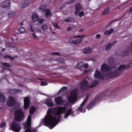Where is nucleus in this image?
<instances>
[{"label": "nucleus", "instance_id": "38", "mask_svg": "<svg viewBox=\"0 0 132 132\" xmlns=\"http://www.w3.org/2000/svg\"><path fill=\"white\" fill-rule=\"evenodd\" d=\"M84 13L83 11H81L79 14V16L80 17H82L84 16Z\"/></svg>", "mask_w": 132, "mask_h": 132}, {"label": "nucleus", "instance_id": "14", "mask_svg": "<svg viewBox=\"0 0 132 132\" xmlns=\"http://www.w3.org/2000/svg\"><path fill=\"white\" fill-rule=\"evenodd\" d=\"M82 51L84 53L87 54L91 53L92 50L89 47H88L83 49Z\"/></svg>", "mask_w": 132, "mask_h": 132}, {"label": "nucleus", "instance_id": "51", "mask_svg": "<svg viewBox=\"0 0 132 132\" xmlns=\"http://www.w3.org/2000/svg\"><path fill=\"white\" fill-rule=\"evenodd\" d=\"M31 31L33 32H34V30L32 28V27H31Z\"/></svg>", "mask_w": 132, "mask_h": 132}, {"label": "nucleus", "instance_id": "41", "mask_svg": "<svg viewBox=\"0 0 132 132\" xmlns=\"http://www.w3.org/2000/svg\"><path fill=\"white\" fill-rule=\"evenodd\" d=\"M2 64L7 67H9L10 66V65L9 64L7 63H2Z\"/></svg>", "mask_w": 132, "mask_h": 132}, {"label": "nucleus", "instance_id": "12", "mask_svg": "<svg viewBox=\"0 0 132 132\" xmlns=\"http://www.w3.org/2000/svg\"><path fill=\"white\" fill-rule=\"evenodd\" d=\"M31 2V0H26L22 4L21 7L22 8H24L27 7Z\"/></svg>", "mask_w": 132, "mask_h": 132}, {"label": "nucleus", "instance_id": "27", "mask_svg": "<svg viewBox=\"0 0 132 132\" xmlns=\"http://www.w3.org/2000/svg\"><path fill=\"white\" fill-rule=\"evenodd\" d=\"M15 13L14 12L11 11L9 12L8 14V16L10 18H12L15 16Z\"/></svg>", "mask_w": 132, "mask_h": 132}, {"label": "nucleus", "instance_id": "40", "mask_svg": "<svg viewBox=\"0 0 132 132\" xmlns=\"http://www.w3.org/2000/svg\"><path fill=\"white\" fill-rule=\"evenodd\" d=\"M51 54H52L55 55H56L59 56L60 55V53L58 52H52L51 53Z\"/></svg>", "mask_w": 132, "mask_h": 132}, {"label": "nucleus", "instance_id": "26", "mask_svg": "<svg viewBox=\"0 0 132 132\" xmlns=\"http://www.w3.org/2000/svg\"><path fill=\"white\" fill-rule=\"evenodd\" d=\"M110 10L109 8V7L107 8L106 9H105L104 11L102 12L101 14L102 15H104L108 13Z\"/></svg>", "mask_w": 132, "mask_h": 132}, {"label": "nucleus", "instance_id": "32", "mask_svg": "<svg viewBox=\"0 0 132 132\" xmlns=\"http://www.w3.org/2000/svg\"><path fill=\"white\" fill-rule=\"evenodd\" d=\"M88 96L87 95L86 96L85 99L83 101L82 103L80 105V107H82L83 106L84 103L86 102L87 99H88Z\"/></svg>", "mask_w": 132, "mask_h": 132}, {"label": "nucleus", "instance_id": "33", "mask_svg": "<svg viewBox=\"0 0 132 132\" xmlns=\"http://www.w3.org/2000/svg\"><path fill=\"white\" fill-rule=\"evenodd\" d=\"M66 87L63 86L61 88L60 90L57 93V94H59L61 92H63L64 89H67Z\"/></svg>", "mask_w": 132, "mask_h": 132}, {"label": "nucleus", "instance_id": "44", "mask_svg": "<svg viewBox=\"0 0 132 132\" xmlns=\"http://www.w3.org/2000/svg\"><path fill=\"white\" fill-rule=\"evenodd\" d=\"M88 65L87 63L85 64L84 65V67L85 69H87L88 67Z\"/></svg>", "mask_w": 132, "mask_h": 132}, {"label": "nucleus", "instance_id": "43", "mask_svg": "<svg viewBox=\"0 0 132 132\" xmlns=\"http://www.w3.org/2000/svg\"><path fill=\"white\" fill-rule=\"evenodd\" d=\"M36 31L37 32L39 33L40 34L41 33V30L40 29H37L36 30Z\"/></svg>", "mask_w": 132, "mask_h": 132}, {"label": "nucleus", "instance_id": "3", "mask_svg": "<svg viewBox=\"0 0 132 132\" xmlns=\"http://www.w3.org/2000/svg\"><path fill=\"white\" fill-rule=\"evenodd\" d=\"M88 81L84 79L82 80L81 83L80 87L81 88L83 89H85L87 88H91L95 87L98 84V82L97 81H94L91 85L88 86Z\"/></svg>", "mask_w": 132, "mask_h": 132}, {"label": "nucleus", "instance_id": "17", "mask_svg": "<svg viewBox=\"0 0 132 132\" xmlns=\"http://www.w3.org/2000/svg\"><path fill=\"white\" fill-rule=\"evenodd\" d=\"M99 100L98 97H96L93 100V102L87 106V108L88 110H90L93 106V105L94 104V102H96V101Z\"/></svg>", "mask_w": 132, "mask_h": 132}, {"label": "nucleus", "instance_id": "7", "mask_svg": "<svg viewBox=\"0 0 132 132\" xmlns=\"http://www.w3.org/2000/svg\"><path fill=\"white\" fill-rule=\"evenodd\" d=\"M12 130L15 132H18L21 127L20 125L15 122H13L11 125Z\"/></svg>", "mask_w": 132, "mask_h": 132}, {"label": "nucleus", "instance_id": "55", "mask_svg": "<svg viewBox=\"0 0 132 132\" xmlns=\"http://www.w3.org/2000/svg\"><path fill=\"white\" fill-rule=\"evenodd\" d=\"M11 59H13V58H11Z\"/></svg>", "mask_w": 132, "mask_h": 132}, {"label": "nucleus", "instance_id": "34", "mask_svg": "<svg viewBox=\"0 0 132 132\" xmlns=\"http://www.w3.org/2000/svg\"><path fill=\"white\" fill-rule=\"evenodd\" d=\"M45 6L44 5H42L40 6L39 7V9L41 11H43L45 9Z\"/></svg>", "mask_w": 132, "mask_h": 132}, {"label": "nucleus", "instance_id": "47", "mask_svg": "<svg viewBox=\"0 0 132 132\" xmlns=\"http://www.w3.org/2000/svg\"><path fill=\"white\" fill-rule=\"evenodd\" d=\"M71 27H69L68 28V29H67V30L68 31H71Z\"/></svg>", "mask_w": 132, "mask_h": 132}, {"label": "nucleus", "instance_id": "22", "mask_svg": "<svg viewBox=\"0 0 132 132\" xmlns=\"http://www.w3.org/2000/svg\"><path fill=\"white\" fill-rule=\"evenodd\" d=\"M114 31V29L111 28L109 30H107L104 32V34L106 35H109L112 34Z\"/></svg>", "mask_w": 132, "mask_h": 132}, {"label": "nucleus", "instance_id": "50", "mask_svg": "<svg viewBox=\"0 0 132 132\" xmlns=\"http://www.w3.org/2000/svg\"><path fill=\"white\" fill-rule=\"evenodd\" d=\"M85 109L84 110V111H83L82 110V109H80V111H81V112H84L85 111Z\"/></svg>", "mask_w": 132, "mask_h": 132}, {"label": "nucleus", "instance_id": "19", "mask_svg": "<svg viewBox=\"0 0 132 132\" xmlns=\"http://www.w3.org/2000/svg\"><path fill=\"white\" fill-rule=\"evenodd\" d=\"M45 16L47 18H50L52 15V13L48 9H46L45 10Z\"/></svg>", "mask_w": 132, "mask_h": 132}, {"label": "nucleus", "instance_id": "52", "mask_svg": "<svg viewBox=\"0 0 132 132\" xmlns=\"http://www.w3.org/2000/svg\"><path fill=\"white\" fill-rule=\"evenodd\" d=\"M5 48H3L2 49V51H5Z\"/></svg>", "mask_w": 132, "mask_h": 132}, {"label": "nucleus", "instance_id": "18", "mask_svg": "<svg viewBox=\"0 0 132 132\" xmlns=\"http://www.w3.org/2000/svg\"><path fill=\"white\" fill-rule=\"evenodd\" d=\"M62 100V98L60 96L58 97L55 98V102L56 104H60Z\"/></svg>", "mask_w": 132, "mask_h": 132}, {"label": "nucleus", "instance_id": "13", "mask_svg": "<svg viewBox=\"0 0 132 132\" xmlns=\"http://www.w3.org/2000/svg\"><path fill=\"white\" fill-rule=\"evenodd\" d=\"M52 101L51 99L48 98L45 101V103L48 106L52 107L54 105V104Z\"/></svg>", "mask_w": 132, "mask_h": 132}, {"label": "nucleus", "instance_id": "15", "mask_svg": "<svg viewBox=\"0 0 132 132\" xmlns=\"http://www.w3.org/2000/svg\"><path fill=\"white\" fill-rule=\"evenodd\" d=\"M10 5V3L9 1L7 0L5 2H3L2 4V7L5 8L9 7Z\"/></svg>", "mask_w": 132, "mask_h": 132}, {"label": "nucleus", "instance_id": "30", "mask_svg": "<svg viewBox=\"0 0 132 132\" xmlns=\"http://www.w3.org/2000/svg\"><path fill=\"white\" fill-rule=\"evenodd\" d=\"M35 110V108L34 106H32L30 108L29 110V113L30 114H32L34 112Z\"/></svg>", "mask_w": 132, "mask_h": 132}, {"label": "nucleus", "instance_id": "21", "mask_svg": "<svg viewBox=\"0 0 132 132\" xmlns=\"http://www.w3.org/2000/svg\"><path fill=\"white\" fill-rule=\"evenodd\" d=\"M72 109L70 108L67 111L66 113L65 114L64 116V118H67L70 114H72L73 112L72 111Z\"/></svg>", "mask_w": 132, "mask_h": 132}, {"label": "nucleus", "instance_id": "20", "mask_svg": "<svg viewBox=\"0 0 132 132\" xmlns=\"http://www.w3.org/2000/svg\"><path fill=\"white\" fill-rule=\"evenodd\" d=\"M102 75L100 72L97 70H96L94 75V77L95 78H98L101 77Z\"/></svg>", "mask_w": 132, "mask_h": 132}, {"label": "nucleus", "instance_id": "35", "mask_svg": "<svg viewBox=\"0 0 132 132\" xmlns=\"http://www.w3.org/2000/svg\"><path fill=\"white\" fill-rule=\"evenodd\" d=\"M42 29L44 30H46L47 28V25L46 24H44L42 27Z\"/></svg>", "mask_w": 132, "mask_h": 132}, {"label": "nucleus", "instance_id": "23", "mask_svg": "<svg viewBox=\"0 0 132 132\" xmlns=\"http://www.w3.org/2000/svg\"><path fill=\"white\" fill-rule=\"evenodd\" d=\"M32 20L34 22H36L38 20L39 18L38 15L36 14H33L32 16Z\"/></svg>", "mask_w": 132, "mask_h": 132}, {"label": "nucleus", "instance_id": "31", "mask_svg": "<svg viewBox=\"0 0 132 132\" xmlns=\"http://www.w3.org/2000/svg\"><path fill=\"white\" fill-rule=\"evenodd\" d=\"M63 21H64L69 22L71 21L72 20V18H70L68 17L65 19H63Z\"/></svg>", "mask_w": 132, "mask_h": 132}, {"label": "nucleus", "instance_id": "53", "mask_svg": "<svg viewBox=\"0 0 132 132\" xmlns=\"http://www.w3.org/2000/svg\"><path fill=\"white\" fill-rule=\"evenodd\" d=\"M132 9V8H131V9L130 10V12H132V11H131V9Z\"/></svg>", "mask_w": 132, "mask_h": 132}, {"label": "nucleus", "instance_id": "28", "mask_svg": "<svg viewBox=\"0 0 132 132\" xmlns=\"http://www.w3.org/2000/svg\"><path fill=\"white\" fill-rule=\"evenodd\" d=\"M18 31L20 33H22L26 31L25 29L23 27H21L18 29Z\"/></svg>", "mask_w": 132, "mask_h": 132}, {"label": "nucleus", "instance_id": "24", "mask_svg": "<svg viewBox=\"0 0 132 132\" xmlns=\"http://www.w3.org/2000/svg\"><path fill=\"white\" fill-rule=\"evenodd\" d=\"M116 42V41H115L112 44H111V43H109V44L106 46L105 48V49L108 50H109L111 48V46L114 45Z\"/></svg>", "mask_w": 132, "mask_h": 132}, {"label": "nucleus", "instance_id": "2", "mask_svg": "<svg viewBox=\"0 0 132 132\" xmlns=\"http://www.w3.org/2000/svg\"><path fill=\"white\" fill-rule=\"evenodd\" d=\"M114 67L111 68L106 64H104L102 65L101 70L103 72L106 73L105 76L107 78H110L117 77L119 75V73H114Z\"/></svg>", "mask_w": 132, "mask_h": 132}, {"label": "nucleus", "instance_id": "11", "mask_svg": "<svg viewBox=\"0 0 132 132\" xmlns=\"http://www.w3.org/2000/svg\"><path fill=\"white\" fill-rule=\"evenodd\" d=\"M24 108L27 109L29 107L30 104V102L29 98L28 97H25L24 99Z\"/></svg>", "mask_w": 132, "mask_h": 132}, {"label": "nucleus", "instance_id": "42", "mask_svg": "<svg viewBox=\"0 0 132 132\" xmlns=\"http://www.w3.org/2000/svg\"><path fill=\"white\" fill-rule=\"evenodd\" d=\"M32 36L33 37L35 38H37L38 37V36L36 35V34L33 33L32 34Z\"/></svg>", "mask_w": 132, "mask_h": 132}, {"label": "nucleus", "instance_id": "29", "mask_svg": "<svg viewBox=\"0 0 132 132\" xmlns=\"http://www.w3.org/2000/svg\"><path fill=\"white\" fill-rule=\"evenodd\" d=\"M84 63L83 62H80L77 65V66L78 68H80L82 67L84 65Z\"/></svg>", "mask_w": 132, "mask_h": 132}, {"label": "nucleus", "instance_id": "39", "mask_svg": "<svg viewBox=\"0 0 132 132\" xmlns=\"http://www.w3.org/2000/svg\"><path fill=\"white\" fill-rule=\"evenodd\" d=\"M6 125L5 122H3L1 124H0V128H2L4 126Z\"/></svg>", "mask_w": 132, "mask_h": 132}, {"label": "nucleus", "instance_id": "48", "mask_svg": "<svg viewBox=\"0 0 132 132\" xmlns=\"http://www.w3.org/2000/svg\"><path fill=\"white\" fill-rule=\"evenodd\" d=\"M75 1V0H73L72 1H71L69 3V4H70L71 3H72L74 2Z\"/></svg>", "mask_w": 132, "mask_h": 132}, {"label": "nucleus", "instance_id": "10", "mask_svg": "<svg viewBox=\"0 0 132 132\" xmlns=\"http://www.w3.org/2000/svg\"><path fill=\"white\" fill-rule=\"evenodd\" d=\"M125 67L126 66L125 65H120L119 67H118V69H117V67H114V73H119V75L117 76H119L120 74V72L119 71L124 69L125 68Z\"/></svg>", "mask_w": 132, "mask_h": 132}, {"label": "nucleus", "instance_id": "49", "mask_svg": "<svg viewBox=\"0 0 132 132\" xmlns=\"http://www.w3.org/2000/svg\"><path fill=\"white\" fill-rule=\"evenodd\" d=\"M54 27L55 28H59V26H58L57 24H55L54 26Z\"/></svg>", "mask_w": 132, "mask_h": 132}, {"label": "nucleus", "instance_id": "16", "mask_svg": "<svg viewBox=\"0 0 132 132\" xmlns=\"http://www.w3.org/2000/svg\"><path fill=\"white\" fill-rule=\"evenodd\" d=\"M82 9V8L80 4H78L76 5V7L75 13L76 14L78 13L79 11Z\"/></svg>", "mask_w": 132, "mask_h": 132}, {"label": "nucleus", "instance_id": "5", "mask_svg": "<svg viewBox=\"0 0 132 132\" xmlns=\"http://www.w3.org/2000/svg\"><path fill=\"white\" fill-rule=\"evenodd\" d=\"M77 89H75L71 92L69 96L68 100L70 103H73L77 100Z\"/></svg>", "mask_w": 132, "mask_h": 132}, {"label": "nucleus", "instance_id": "37", "mask_svg": "<svg viewBox=\"0 0 132 132\" xmlns=\"http://www.w3.org/2000/svg\"><path fill=\"white\" fill-rule=\"evenodd\" d=\"M47 85V83L45 81H42L41 82V85L43 86H45Z\"/></svg>", "mask_w": 132, "mask_h": 132}, {"label": "nucleus", "instance_id": "6", "mask_svg": "<svg viewBox=\"0 0 132 132\" xmlns=\"http://www.w3.org/2000/svg\"><path fill=\"white\" fill-rule=\"evenodd\" d=\"M85 36L84 35L75 36L73 37V38H81V39H77L76 40H70L68 42L69 43H73L77 45L81 42L82 40V39Z\"/></svg>", "mask_w": 132, "mask_h": 132}, {"label": "nucleus", "instance_id": "46", "mask_svg": "<svg viewBox=\"0 0 132 132\" xmlns=\"http://www.w3.org/2000/svg\"><path fill=\"white\" fill-rule=\"evenodd\" d=\"M101 36V35L100 34H97L96 36V37L97 38H100Z\"/></svg>", "mask_w": 132, "mask_h": 132}, {"label": "nucleus", "instance_id": "45", "mask_svg": "<svg viewBox=\"0 0 132 132\" xmlns=\"http://www.w3.org/2000/svg\"><path fill=\"white\" fill-rule=\"evenodd\" d=\"M91 71V70L90 69H88L87 70H86L84 71V72L85 73L86 72H90Z\"/></svg>", "mask_w": 132, "mask_h": 132}, {"label": "nucleus", "instance_id": "1", "mask_svg": "<svg viewBox=\"0 0 132 132\" xmlns=\"http://www.w3.org/2000/svg\"><path fill=\"white\" fill-rule=\"evenodd\" d=\"M66 109L65 106L58 107L54 109H49L47 112V115L42 120V123L50 129H52L60 121V116L59 115L64 113Z\"/></svg>", "mask_w": 132, "mask_h": 132}, {"label": "nucleus", "instance_id": "54", "mask_svg": "<svg viewBox=\"0 0 132 132\" xmlns=\"http://www.w3.org/2000/svg\"><path fill=\"white\" fill-rule=\"evenodd\" d=\"M19 92V91H18V90H17V91L15 92L14 93H18Z\"/></svg>", "mask_w": 132, "mask_h": 132}, {"label": "nucleus", "instance_id": "4", "mask_svg": "<svg viewBox=\"0 0 132 132\" xmlns=\"http://www.w3.org/2000/svg\"><path fill=\"white\" fill-rule=\"evenodd\" d=\"M15 119L17 121H20L22 120L24 118L23 113L21 110H18L16 111L14 114Z\"/></svg>", "mask_w": 132, "mask_h": 132}, {"label": "nucleus", "instance_id": "9", "mask_svg": "<svg viewBox=\"0 0 132 132\" xmlns=\"http://www.w3.org/2000/svg\"><path fill=\"white\" fill-rule=\"evenodd\" d=\"M132 51V49L130 47L127 48L125 51H122L120 54V55L121 57L126 56L131 52Z\"/></svg>", "mask_w": 132, "mask_h": 132}, {"label": "nucleus", "instance_id": "25", "mask_svg": "<svg viewBox=\"0 0 132 132\" xmlns=\"http://www.w3.org/2000/svg\"><path fill=\"white\" fill-rule=\"evenodd\" d=\"M5 99L4 95L0 93V101L4 102L5 101Z\"/></svg>", "mask_w": 132, "mask_h": 132}, {"label": "nucleus", "instance_id": "36", "mask_svg": "<svg viewBox=\"0 0 132 132\" xmlns=\"http://www.w3.org/2000/svg\"><path fill=\"white\" fill-rule=\"evenodd\" d=\"M38 25L40 24H41L43 23L44 22V20H43V19H39L38 20Z\"/></svg>", "mask_w": 132, "mask_h": 132}, {"label": "nucleus", "instance_id": "8", "mask_svg": "<svg viewBox=\"0 0 132 132\" xmlns=\"http://www.w3.org/2000/svg\"><path fill=\"white\" fill-rule=\"evenodd\" d=\"M15 103V101L14 98L12 97H9L7 103V106H11L13 105Z\"/></svg>", "mask_w": 132, "mask_h": 132}]
</instances>
